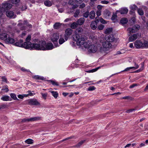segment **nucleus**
<instances>
[{
  "instance_id": "nucleus-50",
  "label": "nucleus",
  "mask_w": 148,
  "mask_h": 148,
  "mask_svg": "<svg viewBox=\"0 0 148 148\" xmlns=\"http://www.w3.org/2000/svg\"><path fill=\"white\" fill-rule=\"evenodd\" d=\"M80 13V11L79 10H77L75 12V13L74 16L75 17H76L78 16Z\"/></svg>"
},
{
  "instance_id": "nucleus-17",
  "label": "nucleus",
  "mask_w": 148,
  "mask_h": 148,
  "mask_svg": "<svg viewBox=\"0 0 148 148\" xmlns=\"http://www.w3.org/2000/svg\"><path fill=\"white\" fill-rule=\"evenodd\" d=\"M7 16L10 18H14L15 16H14V13L13 12L9 11H7L6 13Z\"/></svg>"
},
{
  "instance_id": "nucleus-11",
  "label": "nucleus",
  "mask_w": 148,
  "mask_h": 148,
  "mask_svg": "<svg viewBox=\"0 0 148 148\" xmlns=\"http://www.w3.org/2000/svg\"><path fill=\"white\" fill-rule=\"evenodd\" d=\"M142 42L140 40H137L134 42V46L136 48H142Z\"/></svg>"
},
{
  "instance_id": "nucleus-32",
  "label": "nucleus",
  "mask_w": 148,
  "mask_h": 148,
  "mask_svg": "<svg viewBox=\"0 0 148 148\" xmlns=\"http://www.w3.org/2000/svg\"><path fill=\"white\" fill-rule=\"evenodd\" d=\"M60 24L59 23H56L53 25V27L55 29H58L60 26Z\"/></svg>"
},
{
  "instance_id": "nucleus-63",
  "label": "nucleus",
  "mask_w": 148,
  "mask_h": 148,
  "mask_svg": "<svg viewBox=\"0 0 148 148\" xmlns=\"http://www.w3.org/2000/svg\"><path fill=\"white\" fill-rule=\"evenodd\" d=\"M130 98H132L129 96H126L122 98L123 99H131Z\"/></svg>"
},
{
  "instance_id": "nucleus-21",
  "label": "nucleus",
  "mask_w": 148,
  "mask_h": 148,
  "mask_svg": "<svg viewBox=\"0 0 148 148\" xmlns=\"http://www.w3.org/2000/svg\"><path fill=\"white\" fill-rule=\"evenodd\" d=\"M84 18L83 17L79 19L76 22L78 25H82L84 23Z\"/></svg>"
},
{
  "instance_id": "nucleus-46",
  "label": "nucleus",
  "mask_w": 148,
  "mask_h": 148,
  "mask_svg": "<svg viewBox=\"0 0 148 148\" xmlns=\"http://www.w3.org/2000/svg\"><path fill=\"white\" fill-rule=\"evenodd\" d=\"M2 79V81L4 82H5L6 83H8L9 82H8L7 79L5 76H2L1 77Z\"/></svg>"
},
{
  "instance_id": "nucleus-22",
  "label": "nucleus",
  "mask_w": 148,
  "mask_h": 148,
  "mask_svg": "<svg viewBox=\"0 0 148 148\" xmlns=\"http://www.w3.org/2000/svg\"><path fill=\"white\" fill-rule=\"evenodd\" d=\"M8 34L6 33H1L0 34V38L2 40H5L7 38Z\"/></svg>"
},
{
  "instance_id": "nucleus-33",
  "label": "nucleus",
  "mask_w": 148,
  "mask_h": 148,
  "mask_svg": "<svg viewBox=\"0 0 148 148\" xmlns=\"http://www.w3.org/2000/svg\"><path fill=\"white\" fill-rule=\"evenodd\" d=\"M112 31V28H108L106 29L105 33L106 34H109Z\"/></svg>"
},
{
  "instance_id": "nucleus-56",
  "label": "nucleus",
  "mask_w": 148,
  "mask_h": 148,
  "mask_svg": "<svg viewBox=\"0 0 148 148\" xmlns=\"http://www.w3.org/2000/svg\"><path fill=\"white\" fill-rule=\"evenodd\" d=\"M20 1V0H12L11 2L13 4H16Z\"/></svg>"
},
{
  "instance_id": "nucleus-55",
  "label": "nucleus",
  "mask_w": 148,
  "mask_h": 148,
  "mask_svg": "<svg viewBox=\"0 0 148 148\" xmlns=\"http://www.w3.org/2000/svg\"><path fill=\"white\" fill-rule=\"evenodd\" d=\"M42 97L44 99H46L47 96V94L46 93H41Z\"/></svg>"
},
{
  "instance_id": "nucleus-3",
  "label": "nucleus",
  "mask_w": 148,
  "mask_h": 148,
  "mask_svg": "<svg viewBox=\"0 0 148 148\" xmlns=\"http://www.w3.org/2000/svg\"><path fill=\"white\" fill-rule=\"evenodd\" d=\"M12 7V5L7 1L4 2L0 5V10L2 11H5L10 10Z\"/></svg>"
},
{
  "instance_id": "nucleus-18",
  "label": "nucleus",
  "mask_w": 148,
  "mask_h": 148,
  "mask_svg": "<svg viewBox=\"0 0 148 148\" xmlns=\"http://www.w3.org/2000/svg\"><path fill=\"white\" fill-rule=\"evenodd\" d=\"M31 35H28L25 39V41L27 43L26 45L27 46H30L31 43H32L30 41L31 40Z\"/></svg>"
},
{
  "instance_id": "nucleus-5",
  "label": "nucleus",
  "mask_w": 148,
  "mask_h": 148,
  "mask_svg": "<svg viewBox=\"0 0 148 148\" xmlns=\"http://www.w3.org/2000/svg\"><path fill=\"white\" fill-rule=\"evenodd\" d=\"M140 26L138 25H136L132 27V28H129L127 30L129 32V33H135L137 32L140 28Z\"/></svg>"
},
{
  "instance_id": "nucleus-51",
  "label": "nucleus",
  "mask_w": 148,
  "mask_h": 148,
  "mask_svg": "<svg viewBox=\"0 0 148 148\" xmlns=\"http://www.w3.org/2000/svg\"><path fill=\"white\" fill-rule=\"evenodd\" d=\"M65 42V40L63 38H61L59 40V43L60 44H62Z\"/></svg>"
},
{
  "instance_id": "nucleus-14",
  "label": "nucleus",
  "mask_w": 148,
  "mask_h": 148,
  "mask_svg": "<svg viewBox=\"0 0 148 148\" xmlns=\"http://www.w3.org/2000/svg\"><path fill=\"white\" fill-rule=\"evenodd\" d=\"M39 44L40 46V50H45V47L46 44L45 41L44 40L40 41Z\"/></svg>"
},
{
  "instance_id": "nucleus-6",
  "label": "nucleus",
  "mask_w": 148,
  "mask_h": 148,
  "mask_svg": "<svg viewBox=\"0 0 148 148\" xmlns=\"http://www.w3.org/2000/svg\"><path fill=\"white\" fill-rule=\"evenodd\" d=\"M40 45L36 43H31L30 46L29 45L27 46L29 47L28 48H27V49H30V50L35 49L36 50H40Z\"/></svg>"
},
{
  "instance_id": "nucleus-12",
  "label": "nucleus",
  "mask_w": 148,
  "mask_h": 148,
  "mask_svg": "<svg viewBox=\"0 0 148 148\" xmlns=\"http://www.w3.org/2000/svg\"><path fill=\"white\" fill-rule=\"evenodd\" d=\"M105 38L107 41L110 42H112L114 40V38L112 34L107 35L105 37Z\"/></svg>"
},
{
  "instance_id": "nucleus-9",
  "label": "nucleus",
  "mask_w": 148,
  "mask_h": 148,
  "mask_svg": "<svg viewBox=\"0 0 148 148\" xmlns=\"http://www.w3.org/2000/svg\"><path fill=\"white\" fill-rule=\"evenodd\" d=\"M28 104L30 105L37 106L40 105V103L35 99H29L28 100Z\"/></svg>"
},
{
  "instance_id": "nucleus-16",
  "label": "nucleus",
  "mask_w": 148,
  "mask_h": 148,
  "mask_svg": "<svg viewBox=\"0 0 148 148\" xmlns=\"http://www.w3.org/2000/svg\"><path fill=\"white\" fill-rule=\"evenodd\" d=\"M53 48V47L51 43H46L45 50H51Z\"/></svg>"
},
{
  "instance_id": "nucleus-52",
  "label": "nucleus",
  "mask_w": 148,
  "mask_h": 148,
  "mask_svg": "<svg viewBox=\"0 0 148 148\" xmlns=\"http://www.w3.org/2000/svg\"><path fill=\"white\" fill-rule=\"evenodd\" d=\"M117 17V16L116 14H113L111 17V19L113 21L115 20Z\"/></svg>"
},
{
  "instance_id": "nucleus-62",
  "label": "nucleus",
  "mask_w": 148,
  "mask_h": 148,
  "mask_svg": "<svg viewBox=\"0 0 148 148\" xmlns=\"http://www.w3.org/2000/svg\"><path fill=\"white\" fill-rule=\"evenodd\" d=\"M29 119H22L21 120V122H29Z\"/></svg>"
},
{
  "instance_id": "nucleus-49",
  "label": "nucleus",
  "mask_w": 148,
  "mask_h": 148,
  "mask_svg": "<svg viewBox=\"0 0 148 148\" xmlns=\"http://www.w3.org/2000/svg\"><path fill=\"white\" fill-rule=\"evenodd\" d=\"M104 27V25L102 24H101L98 26L97 29L99 30H102Z\"/></svg>"
},
{
  "instance_id": "nucleus-34",
  "label": "nucleus",
  "mask_w": 148,
  "mask_h": 148,
  "mask_svg": "<svg viewBox=\"0 0 148 148\" xmlns=\"http://www.w3.org/2000/svg\"><path fill=\"white\" fill-rule=\"evenodd\" d=\"M52 95L55 98H57L58 95V93L56 91H52L51 92Z\"/></svg>"
},
{
  "instance_id": "nucleus-13",
  "label": "nucleus",
  "mask_w": 148,
  "mask_h": 148,
  "mask_svg": "<svg viewBox=\"0 0 148 148\" xmlns=\"http://www.w3.org/2000/svg\"><path fill=\"white\" fill-rule=\"evenodd\" d=\"M139 34L137 33L134 34L130 36L129 38V40L130 42H132L136 40L138 36H139Z\"/></svg>"
},
{
  "instance_id": "nucleus-60",
  "label": "nucleus",
  "mask_w": 148,
  "mask_h": 148,
  "mask_svg": "<svg viewBox=\"0 0 148 148\" xmlns=\"http://www.w3.org/2000/svg\"><path fill=\"white\" fill-rule=\"evenodd\" d=\"M134 64H135V66H134V67H132L133 68V69H137L138 67H139V66L137 64H136V63L134 62Z\"/></svg>"
},
{
  "instance_id": "nucleus-59",
  "label": "nucleus",
  "mask_w": 148,
  "mask_h": 148,
  "mask_svg": "<svg viewBox=\"0 0 148 148\" xmlns=\"http://www.w3.org/2000/svg\"><path fill=\"white\" fill-rule=\"evenodd\" d=\"M73 136H71L70 137H67V138H66L64 139H63V140H62V142H63V141H65L66 140H69V139H72V138H73Z\"/></svg>"
},
{
  "instance_id": "nucleus-39",
  "label": "nucleus",
  "mask_w": 148,
  "mask_h": 148,
  "mask_svg": "<svg viewBox=\"0 0 148 148\" xmlns=\"http://www.w3.org/2000/svg\"><path fill=\"white\" fill-rule=\"evenodd\" d=\"M48 81L49 82L51 83V84L53 85L58 86L59 85V84H58V83L57 82H56L55 81L50 80H48Z\"/></svg>"
},
{
  "instance_id": "nucleus-58",
  "label": "nucleus",
  "mask_w": 148,
  "mask_h": 148,
  "mask_svg": "<svg viewBox=\"0 0 148 148\" xmlns=\"http://www.w3.org/2000/svg\"><path fill=\"white\" fill-rule=\"evenodd\" d=\"M96 14L97 16H99L101 14V11L100 10H97L96 12Z\"/></svg>"
},
{
  "instance_id": "nucleus-41",
  "label": "nucleus",
  "mask_w": 148,
  "mask_h": 148,
  "mask_svg": "<svg viewBox=\"0 0 148 148\" xmlns=\"http://www.w3.org/2000/svg\"><path fill=\"white\" fill-rule=\"evenodd\" d=\"M141 65H142V67H141V68L140 69H139L136 71L135 72L138 73V72H140L141 71L143 70V69H144V62H142L141 63Z\"/></svg>"
},
{
  "instance_id": "nucleus-57",
  "label": "nucleus",
  "mask_w": 148,
  "mask_h": 148,
  "mask_svg": "<svg viewBox=\"0 0 148 148\" xmlns=\"http://www.w3.org/2000/svg\"><path fill=\"white\" fill-rule=\"evenodd\" d=\"M133 68L132 67H127V68L126 69H125L124 70L122 71H129L130 69H133Z\"/></svg>"
},
{
  "instance_id": "nucleus-53",
  "label": "nucleus",
  "mask_w": 148,
  "mask_h": 148,
  "mask_svg": "<svg viewBox=\"0 0 148 148\" xmlns=\"http://www.w3.org/2000/svg\"><path fill=\"white\" fill-rule=\"evenodd\" d=\"M100 22L102 23L105 24L106 23V21L104 20L101 17L100 18Z\"/></svg>"
},
{
  "instance_id": "nucleus-35",
  "label": "nucleus",
  "mask_w": 148,
  "mask_h": 148,
  "mask_svg": "<svg viewBox=\"0 0 148 148\" xmlns=\"http://www.w3.org/2000/svg\"><path fill=\"white\" fill-rule=\"evenodd\" d=\"M45 5L47 6H50L52 4L51 2L49 1H46L44 2Z\"/></svg>"
},
{
  "instance_id": "nucleus-40",
  "label": "nucleus",
  "mask_w": 148,
  "mask_h": 148,
  "mask_svg": "<svg viewBox=\"0 0 148 148\" xmlns=\"http://www.w3.org/2000/svg\"><path fill=\"white\" fill-rule=\"evenodd\" d=\"M28 144H32L33 143V140L31 139H28L25 141Z\"/></svg>"
},
{
  "instance_id": "nucleus-44",
  "label": "nucleus",
  "mask_w": 148,
  "mask_h": 148,
  "mask_svg": "<svg viewBox=\"0 0 148 148\" xmlns=\"http://www.w3.org/2000/svg\"><path fill=\"white\" fill-rule=\"evenodd\" d=\"M89 15V12L88 11H87L83 14V16L85 18H87Z\"/></svg>"
},
{
  "instance_id": "nucleus-45",
  "label": "nucleus",
  "mask_w": 148,
  "mask_h": 148,
  "mask_svg": "<svg viewBox=\"0 0 148 148\" xmlns=\"http://www.w3.org/2000/svg\"><path fill=\"white\" fill-rule=\"evenodd\" d=\"M28 24V22L27 21V20H24L23 21V24L21 23H19L18 24V25L21 26L23 25H26L27 26Z\"/></svg>"
},
{
  "instance_id": "nucleus-1",
  "label": "nucleus",
  "mask_w": 148,
  "mask_h": 148,
  "mask_svg": "<svg viewBox=\"0 0 148 148\" xmlns=\"http://www.w3.org/2000/svg\"><path fill=\"white\" fill-rule=\"evenodd\" d=\"M88 38L85 35H83L81 36V38L79 40L76 41L78 46H82L83 45L85 48H88L90 45L89 41L85 42L87 39Z\"/></svg>"
},
{
  "instance_id": "nucleus-36",
  "label": "nucleus",
  "mask_w": 148,
  "mask_h": 148,
  "mask_svg": "<svg viewBox=\"0 0 148 148\" xmlns=\"http://www.w3.org/2000/svg\"><path fill=\"white\" fill-rule=\"evenodd\" d=\"M138 14L142 16L144 14L143 11L141 8H139L138 9Z\"/></svg>"
},
{
  "instance_id": "nucleus-19",
  "label": "nucleus",
  "mask_w": 148,
  "mask_h": 148,
  "mask_svg": "<svg viewBox=\"0 0 148 148\" xmlns=\"http://www.w3.org/2000/svg\"><path fill=\"white\" fill-rule=\"evenodd\" d=\"M97 24L96 22L92 21L91 22L90 27L93 30L97 28Z\"/></svg>"
},
{
  "instance_id": "nucleus-31",
  "label": "nucleus",
  "mask_w": 148,
  "mask_h": 148,
  "mask_svg": "<svg viewBox=\"0 0 148 148\" xmlns=\"http://www.w3.org/2000/svg\"><path fill=\"white\" fill-rule=\"evenodd\" d=\"M8 106L6 104H2L0 105V110H3L8 108Z\"/></svg>"
},
{
  "instance_id": "nucleus-64",
  "label": "nucleus",
  "mask_w": 148,
  "mask_h": 148,
  "mask_svg": "<svg viewBox=\"0 0 148 148\" xmlns=\"http://www.w3.org/2000/svg\"><path fill=\"white\" fill-rule=\"evenodd\" d=\"M85 6V4L84 3H82L79 5V8H84Z\"/></svg>"
},
{
  "instance_id": "nucleus-47",
  "label": "nucleus",
  "mask_w": 148,
  "mask_h": 148,
  "mask_svg": "<svg viewBox=\"0 0 148 148\" xmlns=\"http://www.w3.org/2000/svg\"><path fill=\"white\" fill-rule=\"evenodd\" d=\"M96 88L94 86H90L87 89L88 91H92L95 89Z\"/></svg>"
},
{
  "instance_id": "nucleus-10",
  "label": "nucleus",
  "mask_w": 148,
  "mask_h": 148,
  "mask_svg": "<svg viewBox=\"0 0 148 148\" xmlns=\"http://www.w3.org/2000/svg\"><path fill=\"white\" fill-rule=\"evenodd\" d=\"M88 49V51L90 53H95L97 50V46L94 45H90Z\"/></svg>"
},
{
  "instance_id": "nucleus-25",
  "label": "nucleus",
  "mask_w": 148,
  "mask_h": 148,
  "mask_svg": "<svg viewBox=\"0 0 148 148\" xmlns=\"http://www.w3.org/2000/svg\"><path fill=\"white\" fill-rule=\"evenodd\" d=\"M127 19L125 18H122L120 21V23L122 25L125 24L127 23Z\"/></svg>"
},
{
  "instance_id": "nucleus-28",
  "label": "nucleus",
  "mask_w": 148,
  "mask_h": 148,
  "mask_svg": "<svg viewBox=\"0 0 148 148\" xmlns=\"http://www.w3.org/2000/svg\"><path fill=\"white\" fill-rule=\"evenodd\" d=\"M78 24L77 22H73L71 25V27L73 29H75L77 27Z\"/></svg>"
},
{
  "instance_id": "nucleus-2",
  "label": "nucleus",
  "mask_w": 148,
  "mask_h": 148,
  "mask_svg": "<svg viewBox=\"0 0 148 148\" xmlns=\"http://www.w3.org/2000/svg\"><path fill=\"white\" fill-rule=\"evenodd\" d=\"M83 32V29L82 27H79L77 28L75 31V34L73 36V40L75 41L79 40L81 36L83 35H82Z\"/></svg>"
},
{
  "instance_id": "nucleus-29",
  "label": "nucleus",
  "mask_w": 148,
  "mask_h": 148,
  "mask_svg": "<svg viewBox=\"0 0 148 148\" xmlns=\"http://www.w3.org/2000/svg\"><path fill=\"white\" fill-rule=\"evenodd\" d=\"M111 14L109 11L106 10L104 12V16L106 18V16L109 17Z\"/></svg>"
},
{
  "instance_id": "nucleus-7",
  "label": "nucleus",
  "mask_w": 148,
  "mask_h": 148,
  "mask_svg": "<svg viewBox=\"0 0 148 148\" xmlns=\"http://www.w3.org/2000/svg\"><path fill=\"white\" fill-rule=\"evenodd\" d=\"M102 45L103 50L106 51L108 50V49L111 47V44L110 42L106 41L103 43Z\"/></svg>"
},
{
  "instance_id": "nucleus-48",
  "label": "nucleus",
  "mask_w": 148,
  "mask_h": 148,
  "mask_svg": "<svg viewBox=\"0 0 148 148\" xmlns=\"http://www.w3.org/2000/svg\"><path fill=\"white\" fill-rule=\"evenodd\" d=\"M97 70V69H92L86 71V72L88 73H93L96 71Z\"/></svg>"
},
{
  "instance_id": "nucleus-4",
  "label": "nucleus",
  "mask_w": 148,
  "mask_h": 148,
  "mask_svg": "<svg viewBox=\"0 0 148 148\" xmlns=\"http://www.w3.org/2000/svg\"><path fill=\"white\" fill-rule=\"evenodd\" d=\"M23 40L20 39L19 41L16 42L14 45L16 46L24 48L26 49L28 48L29 47L27 46L26 44L27 43L26 42H24L23 43Z\"/></svg>"
},
{
  "instance_id": "nucleus-8",
  "label": "nucleus",
  "mask_w": 148,
  "mask_h": 148,
  "mask_svg": "<svg viewBox=\"0 0 148 148\" xmlns=\"http://www.w3.org/2000/svg\"><path fill=\"white\" fill-rule=\"evenodd\" d=\"M59 38V34L57 33L53 34L51 38V40L54 44H58V40Z\"/></svg>"
},
{
  "instance_id": "nucleus-43",
  "label": "nucleus",
  "mask_w": 148,
  "mask_h": 148,
  "mask_svg": "<svg viewBox=\"0 0 148 148\" xmlns=\"http://www.w3.org/2000/svg\"><path fill=\"white\" fill-rule=\"evenodd\" d=\"M85 140H82L79 142L77 145H75L76 147H79L80 146L85 142Z\"/></svg>"
},
{
  "instance_id": "nucleus-23",
  "label": "nucleus",
  "mask_w": 148,
  "mask_h": 148,
  "mask_svg": "<svg viewBox=\"0 0 148 148\" xmlns=\"http://www.w3.org/2000/svg\"><path fill=\"white\" fill-rule=\"evenodd\" d=\"M5 42L10 44H13L15 42L14 39L10 37H8L6 38Z\"/></svg>"
},
{
  "instance_id": "nucleus-54",
  "label": "nucleus",
  "mask_w": 148,
  "mask_h": 148,
  "mask_svg": "<svg viewBox=\"0 0 148 148\" xmlns=\"http://www.w3.org/2000/svg\"><path fill=\"white\" fill-rule=\"evenodd\" d=\"M21 70L23 72H30V70L29 69H26L23 67L21 68Z\"/></svg>"
},
{
  "instance_id": "nucleus-61",
  "label": "nucleus",
  "mask_w": 148,
  "mask_h": 148,
  "mask_svg": "<svg viewBox=\"0 0 148 148\" xmlns=\"http://www.w3.org/2000/svg\"><path fill=\"white\" fill-rule=\"evenodd\" d=\"M135 110V109H129V110H127L126 111V113H129L130 112H132V111H134Z\"/></svg>"
},
{
  "instance_id": "nucleus-38",
  "label": "nucleus",
  "mask_w": 148,
  "mask_h": 148,
  "mask_svg": "<svg viewBox=\"0 0 148 148\" xmlns=\"http://www.w3.org/2000/svg\"><path fill=\"white\" fill-rule=\"evenodd\" d=\"M130 8L132 10L135 11L137 8V7L136 5H131Z\"/></svg>"
},
{
  "instance_id": "nucleus-24",
  "label": "nucleus",
  "mask_w": 148,
  "mask_h": 148,
  "mask_svg": "<svg viewBox=\"0 0 148 148\" xmlns=\"http://www.w3.org/2000/svg\"><path fill=\"white\" fill-rule=\"evenodd\" d=\"M41 120V117L39 116H36L32 117L29 119V121H34Z\"/></svg>"
},
{
  "instance_id": "nucleus-15",
  "label": "nucleus",
  "mask_w": 148,
  "mask_h": 148,
  "mask_svg": "<svg viewBox=\"0 0 148 148\" xmlns=\"http://www.w3.org/2000/svg\"><path fill=\"white\" fill-rule=\"evenodd\" d=\"M128 12V10L126 8H121L120 10H117L116 11V12H119L121 14H124L127 13Z\"/></svg>"
},
{
  "instance_id": "nucleus-26",
  "label": "nucleus",
  "mask_w": 148,
  "mask_h": 148,
  "mask_svg": "<svg viewBox=\"0 0 148 148\" xmlns=\"http://www.w3.org/2000/svg\"><path fill=\"white\" fill-rule=\"evenodd\" d=\"M89 17L91 19H94L95 16V13L94 11H91L89 13Z\"/></svg>"
},
{
  "instance_id": "nucleus-37",
  "label": "nucleus",
  "mask_w": 148,
  "mask_h": 148,
  "mask_svg": "<svg viewBox=\"0 0 148 148\" xmlns=\"http://www.w3.org/2000/svg\"><path fill=\"white\" fill-rule=\"evenodd\" d=\"M11 97L14 100H19V99L17 98L16 95L14 93H11L10 94Z\"/></svg>"
},
{
  "instance_id": "nucleus-27",
  "label": "nucleus",
  "mask_w": 148,
  "mask_h": 148,
  "mask_svg": "<svg viewBox=\"0 0 148 148\" xmlns=\"http://www.w3.org/2000/svg\"><path fill=\"white\" fill-rule=\"evenodd\" d=\"M10 97L8 95H5L3 96L1 99L3 101H8L9 100Z\"/></svg>"
},
{
  "instance_id": "nucleus-30",
  "label": "nucleus",
  "mask_w": 148,
  "mask_h": 148,
  "mask_svg": "<svg viewBox=\"0 0 148 148\" xmlns=\"http://www.w3.org/2000/svg\"><path fill=\"white\" fill-rule=\"evenodd\" d=\"M148 47V42L147 41H145L143 43L142 45V48H147Z\"/></svg>"
},
{
  "instance_id": "nucleus-42",
  "label": "nucleus",
  "mask_w": 148,
  "mask_h": 148,
  "mask_svg": "<svg viewBox=\"0 0 148 148\" xmlns=\"http://www.w3.org/2000/svg\"><path fill=\"white\" fill-rule=\"evenodd\" d=\"M2 90H6V92H8L9 90L8 88V86L7 85H5L3 87V88L2 89Z\"/></svg>"
},
{
  "instance_id": "nucleus-20",
  "label": "nucleus",
  "mask_w": 148,
  "mask_h": 148,
  "mask_svg": "<svg viewBox=\"0 0 148 148\" xmlns=\"http://www.w3.org/2000/svg\"><path fill=\"white\" fill-rule=\"evenodd\" d=\"M66 35L69 36L71 35L73 32V30L71 28L67 29L65 31Z\"/></svg>"
}]
</instances>
